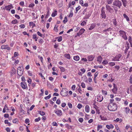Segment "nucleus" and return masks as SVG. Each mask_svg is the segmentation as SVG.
I'll use <instances>...</instances> for the list:
<instances>
[{
    "instance_id": "nucleus-58",
    "label": "nucleus",
    "mask_w": 132,
    "mask_h": 132,
    "mask_svg": "<svg viewBox=\"0 0 132 132\" xmlns=\"http://www.w3.org/2000/svg\"><path fill=\"white\" fill-rule=\"evenodd\" d=\"M35 4H34L31 3L30 4L29 6V7H32L34 6Z\"/></svg>"
},
{
    "instance_id": "nucleus-40",
    "label": "nucleus",
    "mask_w": 132,
    "mask_h": 132,
    "mask_svg": "<svg viewBox=\"0 0 132 132\" xmlns=\"http://www.w3.org/2000/svg\"><path fill=\"white\" fill-rule=\"evenodd\" d=\"M108 63V62L106 60H105L103 61V62L102 63L106 65L107 64V63Z\"/></svg>"
},
{
    "instance_id": "nucleus-46",
    "label": "nucleus",
    "mask_w": 132,
    "mask_h": 132,
    "mask_svg": "<svg viewBox=\"0 0 132 132\" xmlns=\"http://www.w3.org/2000/svg\"><path fill=\"white\" fill-rule=\"evenodd\" d=\"M61 103V101L60 99H57L56 101V103L58 104H60Z\"/></svg>"
},
{
    "instance_id": "nucleus-50",
    "label": "nucleus",
    "mask_w": 132,
    "mask_h": 132,
    "mask_svg": "<svg viewBox=\"0 0 132 132\" xmlns=\"http://www.w3.org/2000/svg\"><path fill=\"white\" fill-rule=\"evenodd\" d=\"M68 105L69 108H72V105L69 102L68 103Z\"/></svg>"
},
{
    "instance_id": "nucleus-16",
    "label": "nucleus",
    "mask_w": 132,
    "mask_h": 132,
    "mask_svg": "<svg viewBox=\"0 0 132 132\" xmlns=\"http://www.w3.org/2000/svg\"><path fill=\"white\" fill-rule=\"evenodd\" d=\"M97 60L100 63H101L102 60V58L101 56H98L97 58Z\"/></svg>"
},
{
    "instance_id": "nucleus-41",
    "label": "nucleus",
    "mask_w": 132,
    "mask_h": 132,
    "mask_svg": "<svg viewBox=\"0 0 132 132\" xmlns=\"http://www.w3.org/2000/svg\"><path fill=\"white\" fill-rule=\"evenodd\" d=\"M51 97V95L50 94L49 95L47 96L46 97H45V99L46 100H48Z\"/></svg>"
},
{
    "instance_id": "nucleus-11",
    "label": "nucleus",
    "mask_w": 132,
    "mask_h": 132,
    "mask_svg": "<svg viewBox=\"0 0 132 132\" xmlns=\"http://www.w3.org/2000/svg\"><path fill=\"white\" fill-rule=\"evenodd\" d=\"M101 15L102 18L105 19L106 17V14H105V11H101Z\"/></svg>"
},
{
    "instance_id": "nucleus-3",
    "label": "nucleus",
    "mask_w": 132,
    "mask_h": 132,
    "mask_svg": "<svg viewBox=\"0 0 132 132\" xmlns=\"http://www.w3.org/2000/svg\"><path fill=\"white\" fill-rule=\"evenodd\" d=\"M119 32L121 36L125 40H127V37L126 35V33L125 32L123 31L120 30L119 31Z\"/></svg>"
},
{
    "instance_id": "nucleus-45",
    "label": "nucleus",
    "mask_w": 132,
    "mask_h": 132,
    "mask_svg": "<svg viewBox=\"0 0 132 132\" xmlns=\"http://www.w3.org/2000/svg\"><path fill=\"white\" fill-rule=\"evenodd\" d=\"M40 117H38V118L36 119L35 120V121L36 122H38L40 121Z\"/></svg>"
},
{
    "instance_id": "nucleus-28",
    "label": "nucleus",
    "mask_w": 132,
    "mask_h": 132,
    "mask_svg": "<svg viewBox=\"0 0 132 132\" xmlns=\"http://www.w3.org/2000/svg\"><path fill=\"white\" fill-rule=\"evenodd\" d=\"M90 14L89 12H87L86 13V15L85 16L86 18H88L90 15Z\"/></svg>"
},
{
    "instance_id": "nucleus-55",
    "label": "nucleus",
    "mask_w": 132,
    "mask_h": 132,
    "mask_svg": "<svg viewBox=\"0 0 132 132\" xmlns=\"http://www.w3.org/2000/svg\"><path fill=\"white\" fill-rule=\"evenodd\" d=\"M77 91L79 93H80L81 94L80 91H81V90H80V87L77 89Z\"/></svg>"
},
{
    "instance_id": "nucleus-21",
    "label": "nucleus",
    "mask_w": 132,
    "mask_h": 132,
    "mask_svg": "<svg viewBox=\"0 0 132 132\" xmlns=\"http://www.w3.org/2000/svg\"><path fill=\"white\" fill-rule=\"evenodd\" d=\"M73 59L75 61H78L79 59V56L78 55L74 56L73 57Z\"/></svg>"
},
{
    "instance_id": "nucleus-18",
    "label": "nucleus",
    "mask_w": 132,
    "mask_h": 132,
    "mask_svg": "<svg viewBox=\"0 0 132 132\" xmlns=\"http://www.w3.org/2000/svg\"><path fill=\"white\" fill-rule=\"evenodd\" d=\"M123 6L126 7L127 6V2L126 0H121Z\"/></svg>"
},
{
    "instance_id": "nucleus-9",
    "label": "nucleus",
    "mask_w": 132,
    "mask_h": 132,
    "mask_svg": "<svg viewBox=\"0 0 132 132\" xmlns=\"http://www.w3.org/2000/svg\"><path fill=\"white\" fill-rule=\"evenodd\" d=\"M1 48L2 49H6L8 50H10V48L8 45H3L1 47Z\"/></svg>"
},
{
    "instance_id": "nucleus-44",
    "label": "nucleus",
    "mask_w": 132,
    "mask_h": 132,
    "mask_svg": "<svg viewBox=\"0 0 132 132\" xmlns=\"http://www.w3.org/2000/svg\"><path fill=\"white\" fill-rule=\"evenodd\" d=\"M81 86H82V88H84L85 87V85L84 83H82L81 84Z\"/></svg>"
},
{
    "instance_id": "nucleus-2",
    "label": "nucleus",
    "mask_w": 132,
    "mask_h": 132,
    "mask_svg": "<svg viewBox=\"0 0 132 132\" xmlns=\"http://www.w3.org/2000/svg\"><path fill=\"white\" fill-rule=\"evenodd\" d=\"M113 5L120 8L122 5V3L119 0L113 2Z\"/></svg>"
},
{
    "instance_id": "nucleus-15",
    "label": "nucleus",
    "mask_w": 132,
    "mask_h": 132,
    "mask_svg": "<svg viewBox=\"0 0 132 132\" xmlns=\"http://www.w3.org/2000/svg\"><path fill=\"white\" fill-rule=\"evenodd\" d=\"M23 70L21 71H17L18 75L19 76H22L23 73Z\"/></svg>"
},
{
    "instance_id": "nucleus-8",
    "label": "nucleus",
    "mask_w": 132,
    "mask_h": 132,
    "mask_svg": "<svg viewBox=\"0 0 132 132\" xmlns=\"http://www.w3.org/2000/svg\"><path fill=\"white\" fill-rule=\"evenodd\" d=\"M67 91L64 92V91L62 90H61L60 93V94L62 96H65L67 95Z\"/></svg>"
},
{
    "instance_id": "nucleus-7",
    "label": "nucleus",
    "mask_w": 132,
    "mask_h": 132,
    "mask_svg": "<svg viewBox=\"0 0 132 132\" xmlns=\"http://www.w3.org/2000/svg\"><path fill=\"white\" fill-rule=\"evenodd\" d=\"M54 112L59 116H60L62 114V112L61 110H55Z\"/></svg>"
},
{
    "instance_id": "nucleus-32",
    "label": "nucleus",
    "mask_w": 132,
    "mask_h": 132,
    "mask_svg": "<svg viewBox=\"0 0 132 132\" xmlns=\"http://www.w3.org/2000/svg\"><path fill=\"white\" fill-rule=\"evenodd\" d=\"M17 23V20L16 19H15L14 20H13L11 22L13 24H15Z\"/></svg>"
},
{
    "instance_id": "nucleus-62",
    "label": "nucleus",
    "mask_w": 132,
    "mask_h": 132,
    "mask_svg": "<svg viewBox=\"0 0 132 132\" xmlns=\"http://www.w3.org/2000/svg\"><path fill=\"white\" fill-rule=\"evenodd\" d=\"M52 125L54 126H57V123L55 122H53L52 123Z\"/></svg>"
},
{
    "instance_id": "nucleus-23",
    "label": "nucleus",
    "mask_w": 132,
    "mask_h": 132,
    "mask_svg": "<svg viewBox=\"0 0 132 132\" xmlns=\"http://www.w3.org/2000/svg\"><path fill=\"white\" fill-rule=\"evenodd\" d=\"M57 11L55 10L54 12H53L51 16H52L54 17H55L57 14Z\"/></svg>"
},
{
    "instance_id": "nucleus-43",
    "label": "nucleus",
    "mask_w": 132,
    "mask_h": 132,
    "mask_svg": "<svg viewBox=\"0 0 132 132\" xmlns=\"http://www.w3.org/2000/svg\"><path fill=\"white\" fill-rule=\"evenodd\" d=\"M19 27L21 28H25V26L23 24H22L19 26Z\"/></svg>"
},
{
    "instance_id": "nucleus-57",
    "label": "nucleus",
    "mask_w": 132,
    "mask_h": 132,
    "mask_svg": "<svg viewBox=\"0 0 132 132\" xmlns=\"http://www.w3.org/2000/svg\"><path fill=\"white\" fill-rule=\"evenodd\" d=\"M39 75L42 77L43 79H45V78L44 77V76L41 73H39Z\"/></svg>"
},
{
    "instance_id": "nucleus-35",
    "label": "nucleus",
    "mask_w": 132,
    "mask_h": 132,
    "mask_svg": "<svg viewBox=\"0 0 132 132\" xmlns=\"http://www.w3.org/2000/svg\"><path fill=\"white\" fill-rule=\"evenodd\" d=\"M65 126L66 128H68V129L71 128H72V126H69V125L68 124H65Z\"/></svg>"
},
{
    "instance_id": "nucleus-39",
    "label": "nucleus",
    "mask_w": 132,
    "mask_h": 132,
    "mask_svg": "<svg viewBox=\"0 0 132 132\" xmlns=\"http://www.w3.org/2000/svg\"><path fill=\"white\" fill-rule=\"evenodd\" d=\"M130 47V45L129 43L128 42H126V48H129Z\"/></svg>"
},
{
    "instance_id": "nucleus-54",
    "label": "nucleus",
    "mask_w": 132,
    "mask_h": 132,
    "mask_svg": "<svg viewBox=\"0 0 132 132\" xmlns=\"http://www.w3.org/2000/svg\"><path fill=\"white\" fill-rule=\"evenodd\" d=\"M78 120L80 122H82L83 121V119L82 118H80Z\"/></svg>"
},
{
    "instance_id": "nucleus-19",
    "label": "nucleus",
    "mask_w": 132,
    "mask_h": 132,
    "mask_svg": "<svg viewBox=\"0 0 132 132\" xmlns=\"http://www.w3.org/2000/svg\"><path fill=\"white\" fill-rule=\"evenodd\" d=\"M128 40L130 43L131 47H132V39L131 37L129 36L128 38Z\"/></svg>"
},
{
    "instance_id": "nucleus-12",
    "label": "nucleus",
    "mask_w": 132,
    "mask_h": 132,
    "mask_svg": "<svg viewBox=\"0 0 132 132\" xmlns=\"http://www.w3.org/2000/svg\"><path fill=\"white\" fill-rule=\"evenodd\" d=\"M13 8V6L12 5H11L6 6L5 7V9L6 10L8 11H10V9Z\"/></svg>"
},
{
    "instance_id": "nucleus-59",
    "label": "nucleus",
    "mask_w": 132,
    "mask_h": 132,
    "mask_svg": "<svg viewBox=\"0 0 132 132\" xmlns=\"http://www.w3.org/2000/svg\"><path fill=\"white\" fill-rule=\"evenodd\" d=\"M102 93L103 94L105 95H106L107 94V92L105 91L102 90Z\"/></svg>"
},
{
    "instance_id": "nucleus-5",
    "label": "nucleus",
    "mask_w": 132,
    "mask_h": 132,
    "mask_svg": "<svg viewBox=\"0 0 132 132\" xmlns=\"http://www.w3.org/2000/svg\"><path fill=\"white\" fill-rule=\"evenodd\" d=\"M85 30L83 28L81 29L79 32L77 33L76 35L75 36V37H76L77 36H79L80 35L83 34L85 31Z\"/></svg>"
},
{
    "instance_id": "nucleus-48",
    "label": "nucleus",
    "mask_w": 132,
    "mask_h": 132,
    "mask_svg": "<svg viewBox=\"0 0 132 132\" xmlns=\"http://www.w3.org/2000/svg\"><path fill=\"white\" fill-rule=\"evenodd\" d=\"M67 22V17H65L64 20H63V23H65Z\"/></svg>"
},
{
    "instance_id": "nucleus-20",
    "label": "nucleus",
    "mask_w": 132,
    "mask_h": 132,
    "mask_svg": "<svg viewBox=\"0 0 132 132\" xmlns=\"http://www.w3.org/2000/svg\"><path fill=\"white\" fill-rule=\"evenodd\" d=\"M89 108L88 105H86L85 106V110L86 112H89Z\"/></svg>"
},
{
    "instance_id": "nucleus-31",
    "label": "nucleus",
    "mask_w": 132,
    "mask_h": 132,
    "mask_svg": "<svg viewBox=\"0 0 132 132\" xmlns=\"http://www.w3.org/2000/svg\"><path fill=\"white\" fill-rule=\"evenodd\" d=\"M32 38L33 39H34L36 41H37V35L36 34L34 35H33Z\"/></svg>"
},
{
    "instance_id": "nucleus-61",
    "label": "nucleus",
    "mask_w": 132,
    "mask_h": 132,
    "mask_svg": "<svg viewBox=\"0 0 132 132\" xmlns=\"http://www.w3.org/2000/svg\"><path fill=\"white\" fill-rule=\"evenodd\" d=\"M82 6H85L86 7H87L88 6V4L87 3H85L84 4L82 5Z\"/></svg>"
},
{
    "instance_id": "nucleus-10",
    "label": "nucleus",
    "mask_w": 132,
    "mask_h": 132,
    "mask_svg": "<svg viewBox=\"0 0 132 132\" xmlns=\"http://www.w3.org/2000/svg\"><path fill=\"white\" fill-rule=\"evenodd\" d=\"M95 57V56L92 55H90L87 57V59L88 61H92Z\"/></svg>"
},
{
    "instance_id": "nucleus-33",
    "label": "nucleus",
    "mask_w": 132,
    "mask_h": 132,
    "mask_svg": "<svg viewBox=\"0 0 132 132\" xmlns=\"http://www.w3.org/2000/svg\"><path fill=\"white\" fill-rule=\"evenodd\" d=\"M109 65L111 66H112L115 65V63L114 62H110L109 63Z\"/></svg>"
},
{
    "instance_id": "nucleus-26",
    "label": "nucleus",
    "mask_w": 132,
    "mask_h": 132,
    "mask_svg": "<svg viewBox=\"0 0 132 132\" xmlns=\"http://www.w3.org/2000/svg\"><path fill=\"white\" fill-rule=\"evenodd\" d=\"M123 16L126 19L127 21H128L129 20V19L126 14H124Z\"/></svg>"
},
{
    "instance_id": "nucleus-37",
    "label": "nucleus",
    "mask_w": 132,
    "mask_h": 132,
    "mask_svg": "<svg viewBox=\"0 0 132 132\" xmlns=\"http://www.w3.org/2000/svg\"><path fill=\"white\" fill-rule=\"evenodd\" d=\"M59 68L62 72H64L65 71V69L63 67H59Z\"/></svg>"
},
{
    "instance_id": "nucleus-38",
    "label": "nucleus",
    "mask_w": 132,
    "mask_h": 132,
    "mask_svg": "<svg viewBox=\"0 0 132 132\" xmlns=\"http://www.w3.org/2000/svg\"><path fill=\"white\" fill-rule=\"evenodd\" d=\"M39 113L42 116H43L45 114V112H44L40 111L39 112Z\"/></svg>"
},
{
    "instance_id": "nucleus-63",
    "label": "nucleus",
    "mask_w": 132,
    "mask_h": 132,
    "mask_svg": "<svg viewBox=\"0 0 132 132\" xmlns=\"http://www.w3.org/2000/svg\"><path fill=\"white\" fill-rule=\"evenodd\" d=\"M15 18H17L18 19H19L20 18V16L17 14H15Z\"/></svg>"
},
{
    "instance_id": "nucleus-30",
    "label": "nucleus",
    "mask_w": 132,
    "mask_h": 132,
    "mask_svg": "<svg viewBox=\"0 0 132 132\" xmlns=\"http://www.w3.org/2000/svg\"><path fill=\"white\" fill-rule=\"evenodd\" d=\"M82 61H84L85 62H86L87 60L86 58H83L81 59V61L79 62V63H82Z\"/></svg>"
},
{
    "instance_id": "nucleus-4",
    "label": "nucleus",
    "mask_w": 132,
    "mask_h": 132,
    "mask_svg": "<svg viewBox=\"0 0 132 132\" xmlns=\"http://www.w3.org/2000/svg\"><path fill=\"white\" fill-rule=\"evenodd\" d=\"M106 9L109 12L111 13L114 12L113 9V8L111 7L109 5H106L105 7Z\"/></svg>"
},
{
    "instance_id": "nucleus-47",
    "label": "nucleus",
    "mask_w": 132,
    "mask_h": 132,
    "mask_svg": "<svg viewBox=\"0 0 132 132\" xmlns=\"http://www.w3.org/2000/svg\"><path fill=\"white\" fill-rule=\"evenodd\" d=\"M80 8V6H78V7L76 8V13H77L78 11V10H79Z\"/></svg>"
},
{
    "instance_id": "nucleus-36",
    "label": "nucleus",
    "mask_w": 132,
    "mask_h": 132,
    "mask_svg": "<svg viewBox=\"0 0 132 132\" xmlns=\"http://www.w3.org/2000/svg\"><path fill=\"white\" fill-rule=\"evenodd\" d=\"M113 23L114 24V25L116 26L117 24V22L116 21V19H114L113 20Z\"/></svg>"
},
{
    "instance_id": "nucleus-52",
    "label": "nucleus",
    "mask_w": 132,
    "mask_h": 132,
    "mask_svg": "<svg viewBox=\"0 0 132 132\" xmlns=\"http://www.w3.org/2000/svg\"><path fill=\"white\" fill-rule=\"evenodd\" d=\"M62 40V37L61 36L60 37L58 38L57 41L58 42H60Z\"/></svg>"
},
{
    "instance_id": "nucleus-56",
    "label": "nucleus",
    "mask_w": 132,
    "mask_h": 132,
    "mask_svg": "<svg viewBox=\"0 0 132 132\" xmlns=\"http://www.w3.org/2000/svg\"><path fill=\"white\" fill-rule=\"evenodd\" d=\"M22 70H23V69L21 67H19L18 68L17 71H21Z\"/></svg>"
},
{
    "instance_id": "nucleus-49",
    "label": "nucleus",
    "mask_w": 132,
    "mask_h": 132,
    "mask_svg": "<svg viewBox=\"0 0 132 132\" xmlns=\"http://www.w3.org/2000/svg\"><path fill=\"white\" fill-rule=\"evenodd\" d=\"M86 23V22L85 21H84L81 23V25L82 26H84L85 25Z\"/></svg>"
},
{
    "instance_id": "nucleus-64",
    "label": "nucleus",
    "mask_w": 132,
    "mask_h": 132,
    "mask_svg": "<svg viewBox=\"0 0 132 132\" xmlns=\"http://www.w3.org/2000/svg\"><path fill=\"white\" fill-rule=\"evenodd\" d=\"M130 82L131 83H132V75L130 76Z\"/></svg>"
},
{
    "instance_id": "nucleus-13",
    "label": "nucleus",
    "mask_w": 132,
    "mask_h": 132,
    "mask_svg": "<svg viewBox=\"0 0 132 132\" xmlns=\"http://www.w3.org/2000/svg\"><path fill=\"white\" fill-rule=\"evenodd\" d=\"M97 99V101H98L99 102H101L103 100V97L102 96H98Z\"/></svg>"
},
{
    "instance_id": "nucleus-22",
    "label": "nucleus",
    "mask_w": 132,
    "mask_h": 132,
    "mask_svg": "<svg viewBox=\"0 0 132 132\" xmlns=\"http://www.w3.org/2000/svg\"><path fill=\"white\" fill-rule=\"evenodd\" d=\"M125 111L127 114H128L129 113L130 111V109L129 108L126 107L125 108Z\"/></svg>"
},
{
    "instance_id": "nucleus-6",
    "label": "nucleus",
    "mask_w": 132,
    "mask_h": 132,
    "mask_svg": "<svg viewBox=\"0 0 132 132\" xmlns=\"http://www.w3.org/2000/svg\"><path fill=\"white\" fill-rule=\"evenodd\" d=\"M121 55L120 54H119L118 55L116 56L112 59V61H119V59L121 57Z\"/></svg>"
},
{
    "instance_id": "nucleus-1",
    "label": "nucleus",
    "mask_w": 132,
    "mask_h": 132,
    "mask_svg": "<svg viewBox=\"0 0 132 132\" xmlns=\"http://www.w3.org/2000/svg\"><path fill=\"white\" fill-rule=\"evenodd\" d=\"M109 110L111 111H115L116 110L117 107V105L114 103L109 104L108 106Z\"/></svg>"
},
{
    "instance_id": "nucleus-24",
    "label": "nucleus",
    "mask_w": 132,
    "mask_h": 132,
    "mask_svg": "<svg viewBox=\"0 0 132 132\" xmlns=\"http://www.w3.org/2000/svg\"><path fill=\"white\" fill-rule=\"evenodd\" d=\"M16 70L14 68H12L11 71V73L14 74L16 73Z\"/></svg>"
},
{
    "instance_id": "nucleus-34",
    "label": "nucleus",
    "mask_w": 132,
    "mask_h": 132,
    "mask_svg": "<svg viewBox=\"0 0 132 132\" xmlns=\"http://www.w3.org/2000/svg\"><path fill=\"white\" fill-rule=\"evenodd\" d=\"M113 0H106V2L108 4H111L113 2Z\"/></svg>"
},
{
    "instance_id": "nucleus-17",
    "label": "nucleus",
    "mask_w": 132,
    "mask_h": 132,
    "mask_svg": "<svg viewBox=\"0 0 132 132\" xmlns=\"http://www.w3.org/2000/svg\"><path fill=\"white\" fill-rule=\"evenodd\" d=\"M117 87H114V88L112 89V92L114 94H116L117 92Z\"/></svg>"
},
{
    "instance_id": "nucleus-60",
    "label": "nucleus",
    "mask_w": 132,
    "mask_h": 132,
    "mask_svg": "<svg viewBox=\"0 0 132 132\" xmlns=\"http://www.w3.org/2000/svg\"><path fill=\"white\" fill-rule=\"evenodd\" d=\"M29 122V119H26L25 120V122L26 123H28Z\"/></svg>"
},
{
    "instance_id": "nucleus-51",
    "label": "nucleus",
    "mask_w": 132,
    "mask_h": 132,
    "mask_svg": "<svg viewBox=\"0 0 132 132\" xmlns=\"http://www.w3.org/2000/svg\"><path fill=\"white\" fill-rule=\"evenodd\" d=\"M82 106V105L80 104H79L77 105V107L79 109H80Z\"/></svg>"
},
{
    "instance_id": "nucleus-25",
    "label": "nucleus",
    "mask_w": 132,
    "mask_h": 132,
    "mask_svg": "<svg viewBox=\"0 0 132 132\" xmlns=\"http://www.w3.org/2000/svg\"><path fill=\"white\" fill-rule=\"evenodd\" d=\"M29 25L30 27H35V24L32 22H30Z\"/></svg>"
},
{
    "instance_id": "nucleus-14",
    "label": "nucleus",
    "mask_w": 132,
    "mask_h": 132,
    "mask_svg": "<svg viewBox=\"0 0 132 132\" xmlns=\"http://www.w3.org/2000/svg\"><path fill=\"white\" fill-rule=\"evenodd\" d=\"M21 86L23 88L25 89L27 87L26 84L24 82H21Z\"/></svg>"
},
{
    "instance_id": "nucleus-42",
    "label": "nucleus",
    "mask_w": 132,
    "mask_h": 132,
    "mask_svg": "<svg viewBox=\"0 0 132 132\" xmlns=\"http://www.w3.org/2000/svg\"><path fill=\"white\" fill-rule=\"evenodd\" d=\"M18 120L17 118H15L13 120V123H16L17 122H18Z\"/></svg>"
},
{
    "instance_id": "nucleus-29",
    "label": "nucleus",
    "mask_w": 132,
    "mask_h": 132,
    "mask_svg": "<svg viewBox=\"0 0 132 132\" xmlns=\"http://www.w3.org/2000/svg\"><path fill=\"white\" fill-rule=\"evenodd\" d=\"M95 27V25L94 24H92L90 27L89 28V30H91L93 29Z\"/></svg>"
},
{
    "instance_id": "nucleus-27",
    "label": "nucleus",
    "mask_w": 132,
    "mask_h": 132,
    "mask_svg": "<svg viewBox=\"0 0 132 132\" xmlns=\"http://www.w3.org/2000/svg\"><path fill=\"white\" fill-rule=\"evenodd\" d=\"M64 56L68 59H70V55L69 54H65Z\"/></svg>"
},
{
    "instance_id": "nucleus-53",
    "label": "nucleus",
    "mask_w": 132,
    "mask_h": 132,
    "mask_svg": "<svg viewBox=\"0 0 132 132\" xmlns=\"http://www.w3.org/2000/svg\"><path fill=\"white\" fill-rule=\"evenodd\" d=\"M37 34L39 36L42 37V35L41 34V33L39 31H37Z\"/></svg>"
}]
</instances>
